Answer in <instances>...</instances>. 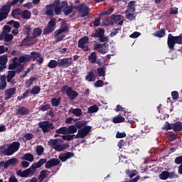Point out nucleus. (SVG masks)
<instances>
[{
    "mask_svg": "<svg viewBox=\"0 0 182 182\" xmlns=\"http://www.w3.org/2000/svg\"><path fill=\"white\" fill-rule=\"evenodd\" d=\"M160 180H167L168 178V171H164L159 175Z\"/></svg>",
    "mask_w": 182,
    "mask_h": 182,
    "instance_id": "49",
    "label": "nucleus"
},
{
    "mask_svg": "<svg viewBox=\"0 0 182 182\" xmlns=\"http://www.w3.org/2000/svg\"><path fill=\"white\" fill-rule=\"evenodd\" d=\"M105 82L102 80H98L94 84L95 87H103Z\"/></svg>",
    "mask_w": 182,
    "mask_h": 182,
    "instance_id": "60",
    "label": "nucleus"
},
{
    "mask_svg": "<svg viewBox=\"0 0 182 182\" xmlns=\"http://www.w3.org/2000/svg\"><path fill=\"white\" fill-rule=\"evenodd\" d=\"M134 4H136V1H131L128 4V9L127 11H132V12H136V7H134Z\"/></svg>",
    "mask_w": 182,
    "mask_h": 182,
    "instance_id": "52",
    "label": "nucleus"
},
{
    "mask_svg": "<svg viewBox=\"0 0 182 182\" xmlns=\"http://www.w3.org/2000/svg\"><path fill=\"white\" fill-rule=\"evenodd\" d=\"M9 25L12 26L16 29H19L21 28V23L18 21H15L14 20H11L9 21Z\"/></svg>",
    "mask_w": 182,
    "mask_h": 182,
    "instance_id": "46",
    "label": "nucleus"
},
{
    "mask_svg": "<svg viewBox=\"0 0 182 182\" xmlns=\"http://www.w3.org/2000/svg\"><path fill=\"white\" fill-rule=\"evenodd\" d=\"M43 160H46L45 168H52V167H55V166H59L60 164V161L58 159L53 158L48 161H47L46 159H43Z\"/></svg>",
    "mask_w": 182,
    "mask_h": 182,
    "instance_id": "16",
    "label": "nucleus"
},
{
    "mask_svg": "<svg viewBox=\"0 0 182 182\" xmlns=\"http://www.w3.org/2000/svg\"><path fill=\"white\" fill-rule=\"evenodd\" d=\"M62 10L63 9H65L66 8H68V1H63L61 3L59 4L58 6Z\"/></svg>",
    "mask_w": 182,
    "mask_h": 182,
    "instance_id": "63",
    "label": "nucleus"
},
{
    "mask_svg": "<svg viewBox=\"0 0 182 182\" xmlns=\"http://www.w3.org/2000/svg\"><path fill=\"white\" fill-rule=\"evenodd\" d=\"M32 35H33V38H38V36H41V35H42V28H34Z\"/></svg>",
    "mask_w": 182,
    "mask_h": 182,
    "instance_id": "42",
    "label": "nucleus"
},
{
    "mask_svg": "<svg viewBox=\"0 0 182 182\" xmlns=\"http://www.w3.org/2000/svg\"><path fill=\"white\" fill-rule=\"evenodd\" d=\"M16 113L18 116H25L29 114V109L25 107H20L16 110Z\"/></svg>",
    "mask_w": 182,
    "mask_h": 182,
    "instance_id": "22",
    "label": "nucleus"
},
{
    "mask_svg": "<svg viewBox=\"0 0 182 182\" xmlns=\"http://www.w3.org/2000/svg\"><path fill=\"white\" fill-rule=\"evenodd\" d=\"M23 30H24V33H26V35L27 36H31V25H29V24H26V25L23 26Z\"/></svg>",
    "mask_w": 182,
    "mask_h": 182,
    "instance_id": "55",
    "label": "nucleus"
},
{
    "mask_svg": "<svg viewBox=\"0 0 182 182\" xmlns=\"http://www.w3.org/2000/svg\"><path fill=\"white\" fill-rule=\"evenodd\" d=\"M68 31V26H65L64 27H61L60 29L56 30L54 32V36H55V42H60L63 41V38H65V35H60L61 33H63V32Z\"/></svg>",
    "mask_w": 182,
    "mask_h": 182,
    "instance_id": "15",
    "label": "nucleus"
},
{
    "mask_svg": "<svg viewBox=\"0 0 182 182\" xmlns=\"http://www.w3.org/2000/svg\"><path fill=\"white\" fill-rule=\"evenodd\" d=\"M102 35H105V29L99 28L95 33H92L90 36L91 38H100Z\"/></svg>",
    "mask_w": 182,
    "mask_h": 182,
    "instance_id": "25",
    "label": "nucleus"
},
{
    "mask_svg": "<svg viewBox=\"0 0 182 182\" xmlns=\"http://www.w3.org/2000/svg\"><path fill=\"white\" fill-rule=\"evenodd\" d=\"M96 73V70L91 69L90 71L85 77V80L87 82H95V74Z\"/></svg>",
    "mask_w": 182,
    "mask_h": 182,
    "instance_id": "23",
    "label": "nucleus"
},
{
    "mask_svg": "<svg viewBox=\"0 0 182 182\" xmlns=\"http://www.w3.org/2000/svg\"><path fill=\"white\" fill-rule=\"evenodd\" d=\"M162 130H165V132L173 130V123L170 124L168 122H166L164 125L162 127Z\"/></svg>",
    "mask_w": 182,
    "mask_h": 182,
    "instance_id": "44",
    "label": "nucleus"
},
{
    "mask_svg": "<svg viewBox=\"0 0 182 182\" xmlns=\"http://www.w3.org/2000/svg\"><path fill=\"white\" fill-rule=\"evenodd\" d=\"M172 130H173V132H181L182 122H176L172 123Z\"/></svg>",
    "mask_w": 182,
    "mask_h": 182,
    "instance_id": "29",
    "label": "nucleus"
},
{
    "mask_svg": "<svg viewBox=\"0 0 182 182\" xmlns=\"http://www.w3.org/2000/svg\"><path fill=\"white\" fill-rule=\"evenodd\" d=\"M125 119L121 114H118L112 119L113 123H123Z\"/></svg>",
    "mask_w": 182,
    "mask_h": 182,
    "instance_id": "38",
    "label": "nucleus"
},
{
    "mask_svg": "<svg viewBox=\"0 0 182 182\" xmlns=\"http://www.w3.org/2000/svg\"><path fill=\"white\" fill-rule=\"evenodd\" d=\"M75 137H76V135H75V134L70 135V134H65V135L62 136V139L63 140H66L67 141H71V140H73V139H75Z\"/></svg>",
    "mask_w": 182,
    "mask_h": 182,
    "instance_id": "48",
    "label": "nucleus"
},
{
    "mask_svg": "<svg viewBox=\"0 0 182 182\" xmlns=\"http://www.w3.org/2000/svg\"><path fill=\"white\" fill-rule=\"evenodd\" d=\"M56 29V18H53L48 23L47 26L43 29L44 35H49Z\"/></svg>",
    "mask_w": 182,
    "mask_h": 182,
    "instance_id": "10",
    "label": "nucleus"
},
{
    "mask_svg": "<svg viewBox=\"0 0 182 182\" xmlns=\"http://www.w3.org/2000/svg\"><path fill=\"white\" fill-rule=\"evenodd\" d=\"M29 58H30V61L33 60V62H35V60H36L38 65H42L43 63V57H42V54H41V53L39 52H36V51L31 52V54L29 55Z\"/></svg>",
    "mask_w": 182,
    "mask_h": 182,
    "instance_id": "14",
    "label": "nucleus"
},
{
    "mask_svg": "<svg viewBox=\"0 0 182 182\" xmlns=\"http://www.w3.org/2000/svg\"><path fill=\"white\" fill-rule=\"evenodd\" d=\"M178 178V175L176 173V171H168V178Z\"/></svg>",
    "mask_w": 182,
    "mask_h": 182,
    "instance_id": "59",
    "label": "nucleus"
},
{
    "mask_svg": "<svg viewBox=\"0 0 182 182\" xmlns=\"http://www.w3.org/2000/svg\"><path fill=\"white\" fill-rule=\"evenodd\" d=\"M39 127L41 129L43 133H48V132H50V130H53L55 129L53 124L49 122V121L39 122Z\"/></svg>",
    "mask_w": 182,
    "mask_h": 182,
    "instance_id": "12",
    "label": "nucleus"
},
{
    "mask_svg": "<svg viewBox=\"0 0 182 182\" xmlns=\"http://www.w3.org/2000/svg\"><path fill=\"white\" fill-rule=\"evenodd\" d=\"M97 72L98 73V76L100 77H105L106 76V67H100L97 69Z\"/></svg>",
    "mask_w": 182,
    "mask_h": 182,
    "instance_id": "35",
    "label": "nucleus"
},
{
    "mask_svg": "<svg viewBox=\"0 0 182 182\" xmlns=\"http://www.w3.org/2000/svg\"><path fill=\"white\" fill-rule=\"evenodd\" d=\"M46 163V159H40L37 163H34L30 168L22 171L18 170L16 171V174L18 177L26 178V177H32L35 173H36V168H41V166H43Z\"/></svg>",
    "mask_w": 182,
    "mask_h": 182,
    "instance_id": "1",
    "label": "nucleus"
},
{
    "mask_svg": "<svg viewBox=\"0 0 182 182\" xmlns=\"http://www.w3.org/2000/svg\"><path fill=\"white\" fill-rule=\"evenodd\" d=\"M14 39V36L12 34L5 33V42H11Z\"/></svg>",
    "mask_w": 182,
    "mask_h": 182,
    "instance_id": "62",
    "label": "nucleus"
},
{
    "mask_svg": "<svg viewBox=\"0 0 182 182\" xmlns=\"http://www.w3.org/2000/svg\"><path fill=\"white\" fill-rule=\"evenodd\" d=\"M68 113H72L77 117H80V116H82V109L80 108H70L68 111Z\"/></svg>",
    "mask_w": 182,
    "mask_h": 182,
    "instance_id": "27",
    "label": "nucleus"
},
{
    "mask_svg": "<svg viewBox=\"0 0 182 182\" xmlns=\"http://www.w3.org/2000/svg\"><path fill=\"white\" fill-rule=\"evenodd\" d=\"M7 63H8V56L6 55L0 56V65L1 66H5V65H6Z\"/></svg>",
    "mask_w": 182,
    "mask_h": 182,
    "instance_id": "51",
    "label": "nucleus"
},
{
    "mask_svg": "<svg viewBox=\"0 0 182 182\" xmlns=\"http://www.w3.org/2000/svg\"><path fill=\"white\" fill-rule=\"evenodd\" d=\"M16 93V87H11L6 90L5 92V100H9L11 97Z\"/></svg>",
    "mask_w": 182,
    "mask_h": 182,
    "instance_id": "19",
    "label": "nucleus"
},
{
    "mask_svg": "<svg viewBox=\"0 0 182 182\" xmlns=\"http://www.w3.org/2000/svg\"><path fill=\"white\" fill-rule=\"evenodd\" d=\"M94 50H98L101 55H105L109 52V43H104L103 44L95 43L93 44Z\"/></svg>",
    "mask_w": 182,
    "mask_h": 182,
    "instance_id": "9",
    "label": "nucleus"
},
{
    "mask_svg": "<svg viewBox=\"0 0 182 182\" xmlns=\"http://www.w3.org/2000/svg\"><path fill=\"white\" fill-rule=\"evenodd\" d=\"M11 16L13 18H16V16H21V9H14L11 11Z\"/></svg>",
    "mask_w": 182,
    "mask_h": 182,
    "instance_id": "47",
    "label": "nucleus"
},
{
    "mask_svg": "<svg viewBox=\"0 0 182 182\" xmlns=\"http://www.w3.org/2000/svg\"><path fill=\"white\" fill-rule=\"evenodd\" d=\"M16 73H18V71H16V70L8 71V74L6 76L7 82H11V80H12V79L14 78L15 76H16Z\"/></svg>",
    "mask_w": 182,
    "mask_h": 182,
    "instance_id": "32",
    "label": "nucleus"
},
{
    "mask_svg": "<svg viewBox=\"0 0 182 182\" xmlns=\"http://www.w3.org/2000/svg\"><path fill=\"white\" fill-rule=\"evenodd\" d=\"M74 6H67L64 11V15H65V16H68V15H69L70 14H72V12H73V8H75Z\"/></svg>",
    "mask_w": 182,
    "mask_h": 182,
    "instance_id": "53",
    "label": "nucleus"
},
{
    "mask_svg": "<svg viewBox=\"0 0 182 182\" xmlns=\"http://www.w3.org/2000/svg\"><path fill=\"white\" fill-rule=\"evenodd\" d=\"M50 174V171H48V170H42L40 171V174L38 176V182H42L44 181L45 178H46V177H48V175Z\"/></svg>",
    "mask_w": 182,
    "mask_h": 182,
    "instance_id": "24",
    "label": "nucleus"
},
{
    "mask_svg": "<svg viewBox=\"0 0 182 182\" xmlns=\"http://www.w3.org/2000/svg\"><path fill=\"white\" fill-rule=\"evenodd\" d=\"M75 156V153L73 152H65L63 153L61 155H59L58 159L62 161L63 163H65L67 160H69V159H72V157Z\"/></svg>",
    "mask_w": 182,
    "mask_h": 182,
    "instance_id": "18",
    "label": "nucleus"
},
{
    "mask_svg": "<svg viewBox=\"0 0 182 182\" xmlns=\"http://www.w3.org/2000/svg\"><path fill=\"white\" fill-rule=\"evenodd\" d=\"M17 61L18 62L20 67L16 69V72L17 73H21V72H23V69H25V65L22 63H28V62H31L29 54H26L17 58Z\"/></svg>",
    "mask_w": 182,
    "mask_h": 182,
    "instance_id": "6",
    "label": "nucleus"
},
{
    "mask_svg": "<svg viewBox=\"0 0 182 182\" xmlns=\"http://www.w3.org/2000/svg\"><path fill=\"white\" fill-rule=\"evenodd\" d=\"M88 60L91 62V63H96V60H97V55H96V52L91 53L88 56Z\"/></svg>",
    "mask_w": 182,
    "mask_h": 182,
    "instance_id": "39",
    "label": "nucleus"
},
{
    "mask_svg": "<svg viewBox=\"0 0 182 182\" xmlns=\"http://www.w3.org/2000/svg\"><path fill=\"white\" fill-rule=\"evenodd\" d=\"M18 2L22 4L25 0H13L11 2L8 1L6 5L1 6L0 9V22L8 18V14L11 12V6H15Z\"/></svg>",
    "mask_w": 182,
    "mask_h": 182,
    "instance_id": "2",
    "label": "nucleus"
},
{
    "mask_svg": "<svg viewBox=\"0 0 182 182\" xmlns=\"http://www.w3.org/2000/svg\"><path fill=\"white\" fill-rule=\"evenodd\" d=\"M76 132H77V127L76 125H71L67 128V134L68 133L69 134H75Z\"/></svg>",
    "mask_w": 182,
    "mask_h": 182,
    "instance_id": "37",
    "label": "nucleus"
},
{
    "mask_svg": "<svg viewBox=\"0 0 182 182\" xmlns=\"http://www.w3.org/2000/svg\"><path fill=\"white\" fill-rule=\"evenodd\" d=\"M75 127H77V129H83V127H85V126H87V121L86 120L78 121L75 123Z\"/></svg>",
    "mask_w": 182,
    "mask_h": 182,
    "instance_id": "33",
    "label": "nucleus"
},
{
    "mask_svg": "<svg viewBox=\"0 0 182 182\" xmlns=\"http://www.w3.org/2000/svg\"><path fill=\"white\" fill-rule=\"evenodd\" d=\"M97 112H99L97 105H92L88 108V113H97Z\"/></svg>",
    "mask_w": 182,
    "mask_h": 182,
    "instance_id": "56",
    "label": "nucleus"
},
{
    "mask_svg": "<svg viewBox=\"0 0 182 182\" xmlns=\"http://www.w3.org/2000/svg\"><path fill=\"white\" fill-rule=\"evenodd\" d=\"M174 163L176 164H182V156L176 157L174 160Z\"/></svg>",
    "mask_w": 182,
    "mask_h": 182,
    "instance_id": "64",
    "label": "nucleus"
},
{
    "mask_svg": "<svg viewBox=\"0 0 182 182\" xmlns=\"http://www.w3.org/2000/svg\"><path fill=\"white\" fill-rule=\"evenodd\" d=\"M20 14L23 19H31V16L32 15L29 10L22 11Z\"/></svg>",
    "mask_w": 182,
    "mask_h": 182,
    "instance_id": "31",
    "label": "nucleus"
},
{
    "mask_svg": "<svg viewBox=\"0 0 182 182\" xmlns=\"http://www.w3.org/2000/svg\"><path fill=\"white\" fill-rule=\"evenodd\" d=\"M87 43H89V37L85 36L78 41L77 46L85 52H87L89 50V46H87Z\"/></svg>",
    "mask_w": 182,
    "mask_h": 182,
    "instance_id": "13",
    "label": "nucleus"
},
{
    "mask_svg": "<svg viewBox=\"0 0 182 182\" xmlns=\"http://www.w3.org/2000/svg\"><path fill=\"white\" fill-rule=\"evenodd\" d=\"M19 147H21V144L18 141H14L9 145L8 149L4 150V153L6 156H12L19 150Z\"/></svg>",
    "mask_w": 182,
    "mask_h": 182,
    "instance_id": "7",
    "label": "nucleus"
},
{
    "mask_svg": "<svg viewBox=\"0 0 182 182\" xmlns=\"http://www.w3.org/2000/svg\"><path fill=\"white\" fill-rule=\"evenodd\" d=\"M92 132L91 126H85L77 131V134L75 135V139H85L86 136L89 135V133Z\"/></svg>",
    "mask_w": 182,
    "mask_h": 182,
    "instance_id": "8",
    "label": "nucleus"
},
{
    "mask_svg": "<svg viewBox=\"0 0 182 182\" xmlns=\"http://www.w3.org/2000/svg\"><path fill=\"white\" fill-rule=\"evenodd\" d=\"M74 9H76L77 11L81 18H85V16H89V14H90V9L85 4H80L77 6H74Z\"/></svg>",
    "mask_w": 182,
    "mask_h": 182,
    "instance_id": "5",
    "label": "nucleus"
},
{
    "mask_svg": "<svg viewBox=\"0 0 182 182\" xmlns=\"http://www.w3.org/2000/svg\"><path fill=\"white\" fill-rule=\"evenodd\" d=\"M72 58H63L60 60H58V68H69L72 66Z\"/></svg>",
    "mask_w": 182,
    "mask_h": 182,
    "instance_id": "17",
    "label": "nucleus"
},
{
    "mask_svg": "<svg viewBox=\"0 0 182 182\" xmlns=\"http://www.w3.org/2000/svg\"><path fill=\"white\" fill-rule=\"evenodd\" d=\"M61 92L63 95H67L70 100H75V98L79 96V93L77 91L73 90L72 87L68 85H64L61 89Z\"/></svg>",
    "mask_w": 182,
    "mask_h": 182,
    "instance_id": "4",
    "label": "nucleus"
},
{
    "mask_svg": "<svg viewBox=\"0 0 182 182\" xmlns=\"http://www.w3.org/2000/svg\"><path fill=\"white\" fill-rule=\"evenodd\" d=\"M112 19L114 21L115 23H117V22H120L122 19L123 18V16L122 15H112Z\"/></svg>",
    "mask_w": 182,
    "mask_h": 182,
    "instance_id": "58",
    "label": "nucleus"
},
{
    "mask_svg": "<svg viewBox=\"0 0 182 182\" xmlns=\"http://www.w3.org/2000/svg\"><path fill=\"white\" fill-rule=\"evenodd\" d=\"M36 151L38 156H42V154H43V151H45V149L43 148V146L38 145L36 147Z\"/></svg>",
    "mask_w": 182,
    "mask_h": 182,
    "instance_id": "54",
    "label": "nucleus"
},
{
    "mask_svg": "<svg viewBox=\"0 0 182 182\" xmlns=\"http://www.w3.org/2000/svg\"><path fill=\"white\" fill-rule=\"evenodd\" d=\"M61 100H62V97H58V98L53 97L50 100L51 106H53V107H58V106H59V105H60Z\"/></svg>",
    "mask_w": 182,
    "mask_h": 182,
    "instance_id": "30",
    "label": "nucleus"
},
{
    "mask_svg": "<svg viewBox=\"0 0 182 182\" xmlns=\"http://www.w3.org/2000/svg\"><path fill=\"white\" fill-rule=\"evenodd\" d=\"M125 117L127 119L126 123H130L131 124H133L134 123V118L133 117V115L130 112H127L125 114Z\"/></svg>",
    "mask_w": 182,
    "mask_h": 182,
    "instance_id": "36",
    "label": "nucleus"
},
{
    "mask_svg": "<svg viewBox=\"0 0 182 182\" xmlns=\"http://www.w3.org/2000/svg\"><path fill=\"white\" fill-rule=\"evenodd\" d=\"M8 161L10 166H16V164H18V159L16 158H12Z\"/></svg>",
    "mask_w": 182,
    "mask_h": 182,
    "instance_id": "61",
    "label": "nucleus"
},
{
    "mask_svg": "<svg viewBox=\"0 0 182 182\" xmlns=\"http://www.w3.org/2000/svg\"><path fill=\"white\" fill-rule=\"evenodd\" d=\"M54 6L55 4H49L46 6V11H45V14L47 16H53V15H55Z\"/></svg>",
    "mask_w": 182,
    "mask_h": 182,
    "instance_id": "21",
    "label": "nucleus"
},
{
    "mask_svg": "<svg viewBox=\"0 0 182 182\" xmlns=\"http://www.w3.org/2000/svg\"><path fill=\"white\" fill-rule=\"evenodd\" d=\"M33 39V37L31 36H26V37L22 41L21 45L23 46H26L29 45V43Z\"/></svg>",
    "mask_w": 182,
    "mask_h": 182,
    "instance_id": "40",
    "label": "nucleus"
},
{
    "mask_svg": "<svg viewBox=\"0 0 182 182\" xmlns=\"http://www.w3.org/2000/svg\"><path fill=\"white\" fill-rule=\"evenodd\" d=\"M36 79L35 77H31L30 79L27 80L26 81V87H31L32 85H33V81L36 80Z\"/></svg>",
    "mask_w": 182,
    "mask_h": 182,
    "instance_id": "57",
    "label": "nucleus"
},
{
    "mask_svg": "<svg viewBox=\"0 0 182 182\" xmlns=\"http://www.w3.org/2000/svg\"><path fill=\"white\" fill-rule=\"evenodd\" d=\"M51 144L53 145V147L55 151H63V150H66V149H69L68 144H59V142H58V139L51 140Z\"/></svg>",
    "mask_w": 182,
    "mask_h": 182,
    "instance_id": "11",
    "label": "nucleus"
},
{
    "mask_svg": "<svg viewBox=\"0 0 182 182\" xmlns=\"http://www.w3.org/2000/svg\"><path fill=\"white\" fill-rule=\"evenodd\" d=\"M167 45L171 52L175 50L176 48H174V47L176 45H182V33L176 36L169 33L167 38Z\"/></svg>",
    "mask_w": 182,
    "mask_h": 182,
    "instance_id": "3",
    "label": "nucleus"
},
{
    "mask_svg": "<svg viewBox=\"0 0 182 182\" xmlns=\"http://www.w3.org/2000/svg\"><path fill=\"white\" fill-rule=\"evenodd\" d=\"M134 12L133 10H126L125 14H126V18L129 21H134L136 19V16H134Z\"/></svg>",
    "mask_w": 182,
    "mask_h": 182,
    "instance_id": "26",
    "label": "nucleus"
},
{
    "mask_svg": "<svg viewBox=\"0 0 182 182\" xmlns=\"http://www.w3.org/2000/svg\"><path fill=\"white\" fill-rule=\"evenodd\" d=\"M22 160H26L27 161L32 163L34 160L33 155L32 154H25L22 157Z\"/></svg>",
    "mask_w": 182,
    "mask_h": 182,
    "instance_id": "41",
    "label": "nucleus"
},
{
    "mask_svg": "<svg viewBox=\"0 0 182 182\" xmlns=\"http://www.w3.org/2000/svg\"><path fill=\"white\" fill-rule=\"evenodd\" d=\"M29 93H31V90H26V92H23L21 96H18L17 97V100L21 102V100H23V99H25L26 97H28V96H29Z\"/></svg>",
    "mask_w": 182,
    "mask_h": 182,
    "instance_id": "50",
    "label": "nucleus"
},
{
    "mask_svg": "<svg viewBox=\"0 0 182 182\" xmlns=\"http://www.w3.org/2000/svg\"><path fill=\"white\" fill-rule=\"evenodd\" d=\"M57 66L59 68V62L55 60H50L48 63V68H50V69H55Z\"/></svg>",
    "mask_w": 182,
    "mask_h": 182,
    "instance_id": "34",
    "label": "nucleus"
},
{
    "mask_svg": "<svg viewBox=\"0 0 182 182\" xmlns=\"http://www.w3.org/2000/svg\"><path fill=\"white\" fill-rule=\"evenodd\" d=\"M12 63H10L9 65V69L10 70H14V69H18V68H21L19 63L18 62V57H15L12 60Z\"/></svg>",
    "mask_w": 182,
    "mask_h": 182,
    "instance_id": "20",
    "label": "nucleus"
},
{
    "mask_svg": "<svg viewBox=\"0 0 182 182\" xmlns=\"http://www.w3.org/2000/svg\"><path fill=\"white\" fill-rule=\"evenodd\" d=\"M57 134H68V127H62L55 130Z\"/></svg>",
    "mask_w": 182,
    "mask_h": 182,
    "instance_id": "43",
    "label": "nucleus"
},
{
    "mask_svg": "<svg viewBox=\"0 0 182 182\" xmlns=\"http://www.w3.org/2000/svg\"><path fill=\"white\" fill-rule=\"evenodd\" d=\"M30 93L31 95H39L41 93V87L38 85L34 86L30 91Z\"/></svg>",
    "mask_w": 182,
    "mask_h": 182,
    "instance_id": "45",
    "label": "nucleus"
},
{
    "mask_svg": "<svg viewBox=\"0 0 182 182\" xmlns=\"http://www.w3.org/2000/svg\"><path fill=\"white\" fill-rule=\"evenodd\" d=\"M153 36H155V38H164V36H166V29L161 28L160 30L156 31L153 33Z\"/></svg>",
    "mask_w": 182,
    "mask_h": 182,
    "instance_id": "28",
    "label": "nucleus"
}]
</instances>
